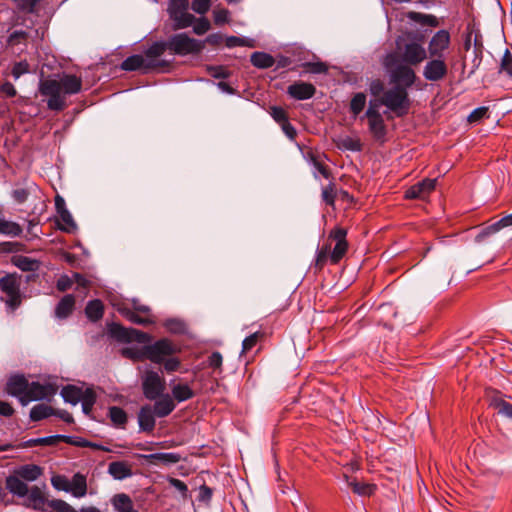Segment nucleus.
Returning a JSON list of instances; mask_svg holds the SVG:
<instances>
[{"instance_id": "14", "label": "nucleus", "mask_w": 512, "mask_h": 512, "mask_svg": "<svg viewBox=\"0 0 512 512\" xmlns=\"http://www.w3.org/2000/svg\"><path fill=\"white\" fill-rule=\"evenodd\" d=\"M364 117L367 118L368 129L373 139L383 143L386 140L387 126L380 112L366 110Z\"/></svg>"}, {"instance_id": "41", "label": "nucleus", "mask_w": 512, "mask_h": 512, "mask_svg": "<svg viewBox=\"0 0 512 512\" xmlns=\"http://www.w3.org/2000/svg\"><path fill=\"white\" fill-rule=\"evenodd\" d=\"M490 406L497 410L498 414L512 420V404L499 396L491 399Z\"/></svg>"}, {"instance_id": "45", "label": "nucleus", "mask_w": 512, "mask_h": 512, "mask_svg": "<svg viewBox=\"0 0 512 512\" xmlns=\"http://www.w3.org/2000/svg\"><path fill=\"white\" fill-rule=\"evenodd\" d=\"M264 337L265 333L262 331H256L255 333L246 337L242 342L241 354L243 355L251 351Z\"/></svg>"}, {"instance_id": "11", "label": "nucleus", "mask_w": 512, "mask_h": 512, "mask_svg": "<svg viewBox=\"0 0 512 512\" xmlns=\"http://www.w3.org/2000/svg\"><path fill=\"white\" fill-rule=\"evenodd\" d=\"M109 334L112 338L124 343H147L151 340L148 333L134 328H126L118 323H112L109 326Z\"/></svg>"}, {"instance_id": "13", "label": "nucleus", "mask_w": 512, "mask_h": 512, "mask_svg": "<svg viewBox=\"0 0 512 512\" xmlns=\"http://www.w3.org/2000/svg\"><path fill=\"white\" fill-rule=\"evenodd\" d=\"M449 73L448 64L446 59L440 58H427L422 75L426 81L441 82Z\"/></svg>"}, {"instance_id": "25", "label": "nucleus", "mask_w": 512, "mask_h": 512, "mask_svg": "<svg viewBox=\"0 0 512 512\" xmlns=\"http://www.w3.org/2000/svg\"><path fill=\"white\" fill-rule=\"evenodd\" d=\"M74 497L81 498L87 493V480L86 476L81 473L73 475L71 481L68 480V491Z\"/></svg>"}, {"instance_id": "43", "label": "nucleus", "mask_w": 512, "mask_h": 512, "mask_svg": "<svg viewBox=\"0 0 512 512\" xmlns=\"http://www.w3.org/2000/svg\"><path fill=\"white\" fill-rule=\"evenodd\" d=\"M59 217L60 221L57 223L59 230L66 233H74L76 231L77 225L69 211H62Z\"/></svg>"}, {"instance_id": "36", "label": "nucleus", "mask_w": 512, "mask_h": 512, "mask_svg": "<svg viewBox=\"0 0 512 512\" xmlns=\"http://www.w3.org/2000/svg\"><path fill=\"white\" fill-rule=\"evenodd\" d=\"M168 50V41H156L149 46L145 52L144 57L146 60H159L165 51Z\"/></svg>"}, {"instance_id": "54", "label": "nucleus", "mask_w": 512, "mask_h": 512, "mask_svg": "<svg viewBox=\"0 0 512 512\" xmlns=\"http://www.w3.org/2000/svg\"><path fill=\"white\" fill-rule=\"evenodd\" d=\"M61 442L81 448H86L89 445V440L78 436L61 435Z\"/></svg>"}, {"instance_id": "8", "label": "nucleus", "mask_w": 512, "mask_h": 512, "mask_svg": "<svg viewBox=\"0 0 512 512\" xmlns=\"http://www.w3.org/2000/svg\"><path fill=\"white\" fill-rule=\"evenodd\" d=\"M141 388L144 397L153 401L165 394L166 382L157 371L147 369L141 375Z\"/></svg>"}, {"instance_id": "27", "label": "nucleus", "mask_w": 512, "mask_h": 512, "mask_svg": "<svg viewBox=\"0 0 512 512\" xmlns=\"http://www.w3.org/2000/svg\"><path fill=\"white\" fill-rule=\"evenodd\" d=\"M6 488L10 493L18 497H25L29 490L27 484L16 474L6 477Z\"/></svg>"}, {"instance_id": "35", "label": "nucleus", "mask_w": 512, "mask_h": 512, "mask_svg": "<svg viewBox=\"0 0 512 512\" xmlns=\"http://www.w3.org/2000/svg\"><path fill=\"white\" fill-rule=\"evenodd\" d=\"M119 312L125 319L137 325L146 326L153 323V320L150 317L142 316L134 309L121 308Z\"/></svg>"}, {"instance_id": "61", "label": "nucleus", "mask_w": 512, "mask_h": 512, "mask_svg": "<svg viewBox=\"0 0 512 512\" xmlns=\"http://www.w3.org/2000/svg\"><path fill=\"white\" fill-rule=\"evenodd\" d=\"M164 370L168 373L176 372L181 366V361L177 357L170 356L162 362Z\"/></svg>"}, {"instance_id": "47", "label": "nucleus", "mask_w": 512, "mask_h": 512, "mask_svg": "<svg viewBox=\"0 0 512 512\" xmlns=\"http://www.w3.org/2000/svg\"><path fill=\"white\" fill-rule=\"evenodd\" d=\"M206 71L211 77L215 79H227L231 75V72L227 69V67L223 65H207Z\"/></svg>"}, {"instance_id": "48", "label": "nucleus", "mask_w": 512, "mask_h": 512, "mask_svg": "<svg viewBox=\"0 0 512 512\" xmlns=\"http://www.w3.org/2000/svg\"><path fill=\"white\" fill-rule=\"evenodd\" d=\"M29 37V33L24 30H15L7 38V45L8 46H16L21 43H24Z\"/></svg>"}, {"instance_id": "10", "label": "nucleus", "mask_w": 512, "mask_h": 512, "mask_svg": "<svg viewBox=\"0 0 512 512\" xmlns=\"http://www.w3.org/2000/svg\"><path fill=\"white\" fill-rule=\"evenodd\" d=\"M146 354L148 360L155 364H161L170 356L180 351L178 346L168 338H161L152 344L146 345Z\"/></svg>"}, {"instance_id": "5", "label": "nucleus", "mask_w": 512, "mask_h": 512, "mask_svg": "<svg viewBox=\"0 0 512 512\" xmlns=\"http://www.w3.org/2000/svg\"><path fill=\"white\" fill-rule=\"evenodd\" d=\"M389 55H397L398 61L410 66H417L427 59V52L424 46L416 41L402 43V39L396 40V50Z\"/></svg>"}, {"instance_id": "64", "label": "nucleus", "mask_w": 512, "mask_h": 512, "mask_svg": "<svg viewBox=\"0 0 512 512\" xmlns=\"http://www.w3.org/2000/svg\"><path fill=\"white\" fill-rule=\"evenodd\" d=\"M369 91L373 96L381 97L386 90L384 83L380 79H376L370 83Z\"/></svg>"}, {"instance_id": "22", "label": "nucleus", "mask_w": 512, "mask_h": 512, "mask_svg": "<svg viewBox=\"0 0 512 512\" xmlns=\"http://www.w3.org/2000/svg\"><path fill=\"white\" fill-rule=\"evenodd\" d=\"M512 226V214L506 215L499 219L498 221L488 225L487 227L483 228L478 235L476 236L475 240L477 242H481L486 237L495 234L499 232L501 229Z\"/></svg>"}, {"instance_id": "53", "label": "nucleus", "mask_w": 512, "mask_h": 512, "mask_svg": "<svg viewBox=\"0 0 512 512\" xmlns=\"http://www.w3.org/2000/svg\"><path fill=\"white\" fill-rule=\"evenodd\" d=\"M310 162L313 167L325 178L329 179L331 177V172L329 168L322 163L314 154H310Z\"/></svg>"}, {"instance_id": "20", "label": "nucleus", "mask_w": 512, "mask_h": 512, "mask_svg": "<svg viewBox=\"0 0 512 512\" xmlns=\"http://www.w3.org/2000/svg\"><path fill=\"white\" fill-rule=\"evenodd\" d=\"M154 401L155 403L151 408L155 415L159 418L167 417L174 411L176 407L173 398L168 393L162 394V396Z\"/></svg>"}, {"instance_id": "2", "label": "nucleus", "mask_w": 512, "mask_h": 512, "mask_svg": "<svg viewBox=\"0 0 512 512\" xmlns=\"http://www.w3.org/2000/svg\"><path fill=\"white\" fill-rule=\"evenodd\" d=\"M346 237L347 230L342 227H335L329 232L326 241L316 250L315 260L311 266L315 273L322 271L328 263H340L349 248Z\"/></svg>"}, {"instance_id": "6", "label": "nucleus", "mask_w": 512, "mask_h": 512, "mask_svg": "<svg viewBox=\"0 0 512 512\" xmlns=\"http://www.w3.org/2000/svg\"><path fill=\"white\" fill-rule=\"evenodd\" d=\"M167 41L168 50L180 56L199 54L204 49V42L191 38L186 33L174 34Z\"/></svg>"}, {"instance_id": "21", "label": "nucleus", "mask_w": 512, "mask_h": 512, "mask_svg": "<svg viewBox=\"0 0 512 512\" xmlns=\"http://www.w3.org/2000/svg\"><path fill=\"white\" fill-rule=\"evenodd\" d=\"M155 416L156 415L152 411L151 406H142L138 412V424L140 431L147 433L153 432L156 425Z\"/></svg>"}, {"instance_id": "44", "label": "nucleus", "mask_w": 512, "mask_h": 512, "mask_svg": "<svg viewBox=\"0 0 512 512\" xmlns=\"http://www.w3.org/2000/svg\"><path fill=\"white\" fill-rule=\"evenodd\" d=\"M366 95L363 92H358L353 95L350 100L349 110L350 113L356 118L365 108Z\"/></svg>"}, {"instance_id": "1", "label": "nucleus", "mask_w": 512, "mask_h": 512, "mask_svg": "<svg viewBox=\"0 0 512 512\" xmlns=\"http://www.w3.org/2000/svg\"><path fill=\"white\" fill-rule=\"evenodd\" d=\"M82 79L73 74H64L60 80L45 79L40 82L39 92L47 97V107L52 111H63L66 108L65 96L74 95L81 91Z\"/></svg>"}, {"instance_id": "34", "label": "nucleus", "mask_w": 512, "mask_h": 512, "mask_svg": "<svg viewBox=\"0 0 512 512\" xmlns=\"http://www.w3.org/2000/svg\"><path fill=\"white\" fill-rule=\"evenodd\" d=\"M252 65L256 68L267 69L274 65L275 59L265 52H253L250 57Z\"/></svg>"}, {"instance_id": "39", "label": "nucleus", "mask_w": 512, "mask_h": 512, "mask_svg": "<svg viewBox=\"0 0 512 512\" xmlns=\"http://www.w3.org/2000/svg\"><path fill=\"white\" fill-rule=\"evenodd\" d=\"M146 345L138 347H124L121 349V355L134 362L148 360V354H146Z\"/></svg>"}, {"instance_id": "12", "label": "nucleus", "mask_w": 512, "mask_h": 512, "mask_svg": "<svg viewBox=\"0 0 512 512\" xmlns=\"http://www.w3.org/2000/svg\"><path fill=\"white\" fill-rule=\"evenodd\" d=\"M451 45V36L445 29L438 30L429 40L427 58L446 59V53Z\"/></svg>"}, {"instance_id": "49", "label": "nucleus", "mask_w": 512, "mask_h": 512, "mask_svg": "<svg viewBox=\"0 0 512 512\" xmlns=\"http://www.w3.org/2000/svg\"><path fill=\"white\" fill-rule=\"evenodd\" d=\"M350 486L354 493L361 496H370L375 490L374 485H370L367 483L351 482Z\"/></svg>"}, {"instance_id": "55", "label": "nucleus", "mask_w": 512, "mask_h": 512, "mask_svg": "<svg viewBox=\"0 0 512 512\" xmlns=\"http://www.w3.org/2000/svg\"><path fill=\"white\" fill-rule=\"evenodd\" d=\"M174 19L176 21V27L182 29L191 26L195 17L190 13L182 12L179 16H175Z\"/></svg>"}, {"instance_id": "24", "label": "nucleus", "mask_w": 512, "mask_h": 512, "mask_svg": "<svg viewBox=\"0 0 512 512\" xmlns=\"http://www.w3.org/2000/svg\"><path fill=\"white\" fill-rule=\"evenodd\" d=\"M108 473L116 480H123L133 475L132 467L126 461H114L109 463Z\"/></svg>"}, {"instance_id": "28", "label": "nucleus", "mask_w": 512, "mask_h": 512, "mask_svg": "<svg viewBox=\"0 0 512 512\" xmlns=\"http://www.w3.org/2000/svg\"><path fill=\"white\" fill-rule=\"evenodd\" d=\"M11 263L24 272H34L39 269L40 262L25 255H13Z\"/></svg>"}, {"instance_id": "59", "label": "nucleus", "mask_w": 512, "mask_h": 512, "mask_svg": "<svg viewBox=\"0 0 512 512\" xmlns=\"http://www.w3.org/2000/svg\"><path fill=\"white\" fill-rule=\"evenodd\" d=\"M303 67L313 74H322L328 71V66L324 62H306Z\"/></svg>"}, {"instance_id": "7", "label": "nucleus", "mask_w": 512, "mask_h": 512, "mask_svg": "<svg viewBox=\"0 0 512 512\" xmlns=\"http://www.w3.org/2000/svg\"><path fill=\"white\" fill-rule=\"evenodd\" d=\"M21 276L17 273H8L0 278V290L5 294V303L12 311L21 304Z\"/></svg>"}, {"instance_id": "63", "label": "nucleus", "mask_w": 512, "mask_h": 512, "mask_svg": "<svg viewBox=\"0 0 512 512\" xmlns=\"http://www.w3.org/2000/svg\"><path fill=\"white\" fill-rule=\"evenodd\" d=\"M96 398H97L96 393L93 390V388H86L82 392L80 402H81V404L94 406V404L96 403Z\"/></svg>"}, {"instance_id": "38", "label": "nucleus", "mask_w": 512, "mask_h": 512, "mask_svg": "<svg viewBox=\"0 0 512 512\" xmlns=\"http://www.w3.org/2000/svg\"><path fill=\"white\" fill-rule=\"evenodd\" d=\"M108 417L110 421L116 427L123 428L128 420L127 413L125 410L118 406H111L108 410Z\"/></svg>"}, {"instance_id": "37", "label": "nucleus", "mask_w": 512, "mask_h": 512, "mask_svg": "<svg viewBox=\"0 0 512 512\" xmlns=\"http://www.w3.org/2000/svg\"><path fill=\"white\" fill-rule=\"evenodd\" d=\"M83 390L75 385L64 386L61 390V396L65 402L76 405L80 402Z\"/></svg>"}, {"instance_id": "3", "label": "nucleus", "mask_w": 512, "mask_h": 512, "mask_svg": "<svg viewBox=\"0 0 512 512\" xmlns=\"http://www.w3.org/2000/svg\"><path fill=\"white\" fill-rule=\"evenodd\" d=\"M385 67L390 72L391 81L396 86L407 90L415 83L417 76L412 67L398 61L397 55H387L384 61Z\"/></svg>"}, {"instance_id": "32", "label": "nucleus", "mask_w": 512, "mask_h": 512, "mask_svg": "<svg viewBox=\"0 0 512 512\" xmlns=\"http://www.w3.org/2000/svg\"><path fill=\"white\" fill-rule=\"evenodd\" d=\"M171 392L173 401L176 400L179 403L190 400L195 396L194 391L188 384H176L172 387Z\"/></svg>"}, {"instance_id": "52", "label": "nucleus", "mask_w": 512, "mask_h": 512, "mask_svg": "<svg viewBox=\"0 0 512 512\" xmlns=\"http://www.w3.org/2000/svg\"><path fill=\"white\" fill-rule=\"evenodd\" d=\"M322 199L327 205L334 206L336 199V190L335 185L333 183L328 184L326 187L322 189Z\"/></svg>"}, {"instance_id": "58", "label": "nucleus", "mask_w": 512, "mask_h": 512, "mask_svg": "<svg viewBox=\"0 0 512 512\" xmlns=\"http://www.w3.org/2000/svg\"><path fill=\"white\" fill-rule=\"evenodd\" d=\"M210 7L211 0H193L191 3V9L200 15L207 13Z\"/></svg>"}, {"instance_id": "17", "label": "nucleus", "mask_w": 512, "mask_h": 512, "mask_svg": "<svg viewBox=\"0 0 512 512\" xmlns=\"http://www.w3.org/2000/svg\"><path fill=\"white\" fill-rule=\"evenodd\" d=\"M315 93V86L304 81H296L287 88V94L295 100H308L312 98Z\"/></svg>"}, {"instance_id": "62", "label": "nucleus", "mask_w": 512, "mask_h": 512, "mask_svg": "<svg viewBox=\"0 0 512 512\" xmlns=\"http://www.w3.org/2000/svg\"><path fill=\"white\" fill-rule=\"evenodd\" d=\"M165 327L172 333L181 334L185 331V324L176 319H169L165 322Z\"/></svg>"}, {"instance_id": "4", "label": "nucleus", "mask_w": 512, "mask_h": 512, "mask_svg": "<svg viewBox=\"0 0 512 512\" xmlns=\"http://www.w3.org/2000/svg\"><path fill=\"white\" fill-rule=\"evenodd\" d=\"M380 102L397 117H404L408 114L411 107V100L407 90L404 87L396 86L387 89L380 97Z\"/></svg>"}, {"instance_id": "26", "label": "nucleus", "mask_w": 512, "mask_h": 512, "mask_svg": "<svg viewBox=\"0 0 512 512\" xmlns=\"http://www.w3.org/2000/svg\"><path fill=\"white\" fill-rule=\"evenodd\" d=\"M147 462L151 464H176L181 460V456L178 453L173 452H160L142 456Z\"/></svg>"}, {"instance_id": "19", "label": "nucleus", "mask_w": 512, "mask_h": 512, "mask_svg": "<svg viewBox=\"0 0 512 512\" xmlns=\"http://www.w3.org/2000/svg\"><path fill=\"white\" fill-rule=\"evenodd\" d=\"M28 390V380L23 375H14L9 378L6 384L8 394L15 396L24 405V396Z\"/></svg>"}, {"instance_id": "29", "label": "nucleus", "mask_w": 512, "mask_h": 512, "mask_svg": "<svg viewBox=\"0 0 512 512\" xmlns=\"http://www.w3.org/2000/svg\"><path fill=\"white\" fill-rule=\"evenodd\" d=\"M42 473V468L36 464H25L15 470V474L17 476H19L22 480L29 482L37 480L42 475Z\"/></svg>"}, {"instance_id": "23", "label": "nucleus", "mask_w": 512, "mask_h": 512, "mask_svg": "<svg viewBox=\"0 0 512 512\" xmlns=\"http://www.w3.org/2000/svg\"><path fill=\"white\" fill-rule=\"evenodd\" d=\"M110 502L116 512H139L134 508L132 498L126 493L113 495Z\"/></svg>"}, {"instance_id": "40", "label": "nucleus", "mask_w": 512, "mask_h": 512, "mask_svg": "<svg viewBox=\"0 0 512 512\" xmlns=\"http://www.w3.org/2000/svg\"><path fill=\"white\" fill-rule=\"evenodd\" d=\"M59 442H61V435H53L42 438L29 439L22 444V447L31 448L36 446H53Z\"/></svg>"}, {"instance_id": "16", "label": "nucleus", "mask_w": 512, "mask_h": 512, "mask_svg": "<svg viewBox=\"0 0 512 512\" xmlns=\"http://www.w3.org/2000/svg\"><path fill=\"white\" fill-rule=\"evenodd\" d=\"M436 181V179L425 178L410 186L405 191L404 197L406 199L425 200L435 190Z\"/></svg>"}, {"instance_id": "9", "label": "nucleus", "mask_w": 512, "mask_h": 512, "mask_svg": "<svg viewBox=\"0 0 512 512\" xmlns=\"http://www.w3.org/2000/svg\"><path fill=\"white\" fill-rule=\"evenodd\" d=\"M170 62L166 60H146L144 55L134 54L127 57L120 65L124 71H142L148 73L150 71L158 70L161 68H168Z\"/></svg>"}, {"instance_id": "42", "label": "nucleus", "mask_w": 512, "mask_h": 512, "mask_svg": "<svg viewBox=\"0 0 512 512\" xmlns=\"http://www.w3.org/2000/svg\"><path fill=\"white\" fill-rule=\"evenodd\" d=\"M55 413V409H53L51 406L45 405V404H38L35 405L30 410V419L32 421H40L45 418H48L50 416H53Z\"/></svg>"}, {"instance_id": "50", "label": "nucleus", "mask_w": 512, "mask_h": 512, "mask_svg": "<svg viewBox=\"0 0 512 512\" xmlns=\"http://www.w3.org/2000/svg\"><path fill=\"white\" fill-rule=\"evenodd\" d=\"M409 17L423 25L436 26L438 24L436 17L433 15L411 12Z\"/></svg>"}, {"instance_id": "56", "label": "nucleus", "mask_w": 512, "mask_h": 512, "mask_svg": "<svg viewBox=\"0 0 512 512\" xmlns=\"http://www.w3.org/2000/svg\"><path fill=\"white\" fill-rule=\"evenodd\" d=\"M500 71L505 72L509 77L512 78V54L508 49L505 50V53L501 59Z\"/></svg>"}, {"instance_id": "46", "label": "nucleus", "mask_w": 512, "mask_h": 512, "mask_svg": "<svg viewBox=\"0 0 512 512\" xmlns=\"http://www.w3.org/2000/svg\"><path fill=\"white\" fill-rule=\"evenodd\" d=\"M225 45L228 48L234 47H254V40L245 38V37H237V36H229L225 39Z\"/></svg>"}, {"instance_id": "57", "label": "nucleus", "mask_w": 512, "mask_h": 512, "mask_svg": "<svg viewBox=\"0 0 512 512\" xmlns=\"http://www.w3.org/2000/svg\"><path fill=\"white\" fill-rule=\"evenodd\" d=\"M29 72V64L27 61H20L14 63L11 69V75L14 77L15 80L20 78L22 75Z\"/></svg>"}, {"instance_id": "18", "label": "nucleus", "mask_w": 512, "mask_h": 512, "mask_svg": "<svg viewBox=\"0 0 512 512\" xmlns=\"http://www.w3.org/2000/svg\"><path fill=\"white\" fill-rule=\"evenodd\" d=\"M25 497H27L25 506L28 508L41 512H45L47 511V508H49L48 502L50 500L46 499L42 489L38 486H32Z\"/></svg>"}, {"instance_id": "33", "label": "nucleus", "mask_w": 512, "mask_h": 512, "mask_svg": "<svg viewBox=\"0 0 512 512\" xmlns=\"http://www.w3.org/2000/svg\"><path fill=\"white\" fill-rule=\"evenodd\" d=\"M21 233V226L16 222L6 220L3 216V210L0 207V234L17 237Z\"/></svg>"}, {"instance_id": "51", "label": "nucleus", "mask_w": 512, "mask_h": 512, "mask_svg": "<svg viewBox=\"0 0 512 512\" xmlns=\"http://www.w3.org/2000/svg\"><path fill=\"white\" fill-rule=\"evenodd\" d=\"M48 507L56 512H77L70 504L61 499L50 500Z\"/></svg>"}, {"instance_id": "15", "label": "nucleus", "mask_w": 512, "mask_h": 512, "mask_svg": "<svg viewBox=\"0 0 512 512\" xmlns=\"http://www.w3.org/2000/svg\"><path fill=\"white\" fill-rule=\"evenodd\" d=\"M56 388L52 384H41L39 382H28V390L24 396V405L31 401L48 399L54 396Z\"/></svg>"}, {"instance_id": "30", "label": "nucleus", "mask_w": 512, "mask_h": 512, "mask_svg": "<svg viewBox=\"0 0 512 512\" xmlns=\"http://www.w3.org/2000/svg\"><path fill=\"white\" fill-rule=\"evenodd\" d=\"M74 307L75 297L72 294H67L56 305L55 316L60 319H65L73 312Z\"/></svg>"}, {"instance_id": "60", "label": "nucleus", "mask_w": 512, "mask_h": 512, "mask_svg": "<svg viewBox=\"0 0 512 512\" xmlns=\"http://www.w3.org/2000/svg\"><path fill=\"white\" fill-rule=\"evenodd\" d=\"M269 113L271 117L274 119V121L277 122L279 125L288 120L287 112L282 107L272 106L270 107Z\"/></svg>"}, {"instance_id": "31", "label": "nucleus", "mask_w": 512, "mask_h": 512, "mask_svg": "<svg viewBox=\"0 0 512 512\" xmlns=\"http://www.w3.org/2000/svg\"><path fill=\"white\" fill-rule=\"evenodd\" d=\"M85 314L92 322H97L102 319L104 314V305L102 301L99 299L89 301L85 307Z\"/></svg>"}]
</instances>
